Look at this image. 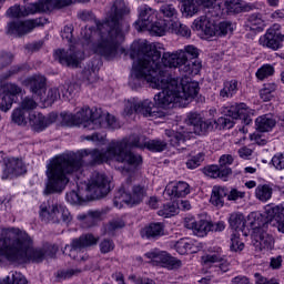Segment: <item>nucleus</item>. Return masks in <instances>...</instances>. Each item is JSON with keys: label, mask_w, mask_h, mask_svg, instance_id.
I'll list each match as a JSON object with an SVG mask.
<instances>
[{"label": "nucleus", "mask_w": 284, "mask_h": 284, "mask_svg": "<svg viewBox=\"0 0 284 284\" xmlns=\"http://www.w3.org/2000/svg\"><path fill=\"white\" fill-rule=\"evenodd\" d=\"M199 54H201V50L199 48L189 44L183 49L176 50L174 52H164L162 55V67L164 70L168 68H178L184 77H192L199 74L201 72V61L199 59Z\"/></svg>", "instance_id": "7"}, {"label": "nucleus", "mask_w": 284, "mask_h": 284, "mask_svg": "<svg viewBox=\"0 0 284 284\" xmlns=\"http://www.w3.org/2000/svg\"><path fill=\"white\" fill-rule=\"evenodd\" d=\"M114 250V241L110 239H104L100 243V252L101 254H110Z\"/></svg>", "instance_id": "57"}, {"label": "nucleus", "mask_w": 284, "mask_h": 284, "mask_svg": "<svg viewBox=\"0 0 284 284\" xmlns=\"http://www.w3.org/2000/svg\"><path fill=\"white\" fill-rule=\"evenodd\" d=\"M164 194L171 196V199H183L190 194V184L187 182H178L175 185H168L164 190Z\"/></svg>", "instance_id": "29"}, {"label": "nucleus", "mask_w": 284, "mask_h": 284, "mask_svg": "<svg viewBox=\"0 0 284 284\" xmlns=\"http://www.w3.org/2000/svg\"><path fill=\"white\" fill-rule=\"evenodd\" d=\"M199 82H192L190 78H185V80H181L179 85V81L172 79L170 71H168V80H165L164 88L162 92L155 94L154 101L159 108L163 109L170 108L172 103L185 108L199 94Z\"/></svg>", "instance_id": "6"}, {"label": "nucleus", "mask_w": 284, "mask_h": 284, "mask_svg": "<svg viewBox=\"0 0 284 284\" xmlns=\"http://www.w3.org/2000/svg\"><path fill=\"white\" fill-rule=\"evenodd\" d=\"M204 265H210L212 263H223V256L219 253L209 254L202 257Z\"/></svg>", "instance_id": "55"}, {"label": "nucleus", "mask_w": 284, "mask_h": 284, "mask_svg": "<svg viewBox=\"0 0 284 284\" xmlns=\"http://www.w3.org/2000/svg\"><path fill=\"white\" fill-rule=\"evenodd\" d=\"M154 108V102L150 100H143L136 102V114H143V116H154L152 109Z\"/></svg>", "instance_id": "41"}, {"label": "nucleus", "mask_w": 284, "mask_h": 284, "mask_svg": "<svg viewBox=\"0 0 284 284\" xmlns=\"http://www.w3.org/2000/svg\"><path fill=\"white\" fill-rule=\"evenodd\" d=\"M224 8H226L229 14H241V12H252V10H256V6L243 3L241 0H225Z\"/></svg>", "instance_id": "28"}, {"label": "nucleus", "mask_w": 284, "mask_h": 284, "mask_svg": "<svg viewBox=\"0 0 284 284\" xmlns=\"http://www.w3.org/2000/svg\"><path fill=\"white\" fill-rule=\"evenodd\" d=\"M217 1L219 0H195V3H197V6H202L203 8H215V10L223 12V10L221 9V3H219Z\"/></svg>", "instance_id": "56"}, {"label": "nucleus", "mask_w": 284, "mask_h": 284, "mask_svg": "<svg viewBox=\"0 0 284 284\" xmlns=\"http://www.w3.org/2000/svg\"><path fill=\"white\" fill-rule=\"evenodd\" d=\"M165 135L169 138V142L173 148H181V150H185V135L183 133L166 129Z\"/></svg>", "instance_id": "35"}, {"label": "nucleus", "mask_w": 284, "mask_h": 284, "mask_svg": "<svg viewBox=\"0 0 284 284\" xmlns=\"http://www.w3.org/2000/svg\"><path fill=\"white\" fill-rule=\"evenodd\" d=\"M42 251L44 252V258L45 256L49 258H54L57 256V253L59 252V246L55 244H47L42 247Z\"/></svg>", "instance_id": "61"}, {"label": "nucleus", "mask_w": 284, "mask_h": 284, "mask_svg": "<svg viewBox=\"0 0 284 284\" xmlns=\"http://www.w3.org/2000/svg\"><path fill=\"white\" fill-rule=\"evenodd\" d=\"M126 14H130V9L123 0H115L102 21L97 20L90 10L80 12L79 18L82 21L95 22V28L85 27L81 30L83 48H91L106 61L115 59L121 43L125 41V34L130 32V24L124 20Z\"/></svg>", "instance_id": "1"}, {"label": "nucleus", "mask_w": 284, "mask_h": 284, "mask_svg": "<svg viewBox=\"0 0 284 284\" xmlns=\"http://www.w3.org/2000/svg\"><path fill=\"white\" fill-rule=\"evenodd\" d=\"M26 72H30V64L28 63L16 64V65H12L8 72L3 73L0 77V79L1 81H6L10 79V77H16V74H26Z\"/></svg>", "instance_id": "37"}, {"label": "nucleus", "mask_w": 284, "mask_h": 284, "mask_svg": "<svg viewBox=\"0 0 284 284\" xmlns=\"http://www.w3.org/2000/svg\"><path fill=\"white\" fill-rule=\"evenodd\" d=\"M178 254H187L189 252H194L192 250V243L187 242V240H180L174 245Z\"/></svg>", "instance_id": "52"}, {"label": "nucleus", "mask_w": 284, "mask_h": 284, "mask_svg": "<svg viewBox=\"0 0 284 284\" xmlns=\"http://www.w3.org/2000/svg\"><path fill=\"white\" fill-rule=\"evenodd\" d=\"M274 74V67L272 64H264L256 72L257 79L263 81V79H267V77H272Z\"/></svg>", "instance_id": "53"}, {"label": "nucleus", "mask_w": 284, "mask_h": 284, "mask_svg": "<svg viewBox=\"0 0 284 284\" xmlns=\"http://www.w3.org/2000/svg\"><path fill=\"white\" fill-rule=\"evenodd\" d=\"M252 236L255 241V247H258L260 252L263 250H272L274 247V236L267 232L270 222L263 216L253 222Z\"/></svg>", "instance_id": "11"}, {"label": "nucleus", "mask_w": 284, "mask_h": 284, "mask_svg": "<svg viewBox=\"0 0 284 284\" xmlns=\"http://www.w3.org/2000/svg\"><path fill=\"white\" fill-rule=\"evenodd\" d=\"M54 60L65 68H79L85 58L81 43L71 44L69 50L58 49L53 53Z\"/></svg>", "instance_id": "12"}, {"label": "nucleus", "mask_w": 284, "mask_h": 284, "mask_svg": "<svg viewBox=\"0 0 284 284\" xmlns=\"http://www.w3.org/2000/svg\"><path fill=\"white\" fill-rule=\"evenodd\" d=\"M171 29L175 34H180V37H191L192 30L189 29L187 26L181 23V22H173L171 23Z\"/></svg>", "instance_id": "49"}, {"label": "nucleus", "mask_w": 284, "mask_h": 284, "mask_svg": "<svg viewBox=\"0 0 284 284\" xmlns=\"http://www.w3.org/2000/svg\"><path fill=\"white\" fill-rule=\"evenodd\" d=\"M27 85L30 88L32 94L40 98V101L45 97V77L32 75L26 80Z\"/></svg>", "instance_id": "25"}, {"label": "nucleus", "mask_w": 284, "mask_h": 284, "mask_svg": "<svg viewBox=\"0 0 284 284\" xmlns=\"http://www.w3.org/2000/svg\"><path fill=\"white\" fill-rule=\"evenodd\" d=\"M205 176L211 179H222V181H227V176L232 174V169H224L221 165H209L202 169Z\"/></svg>", "instance_id": "31"}, {"label": "nucleus", "mask_w": 284, "mask_h": 284, "mask_svg": "<svg viewBox=\"0 0 284 284\" xmlns=\"http://www.w3.org/2000/svg\"><path fill=\"white\" fill-rule=\"evenodd\" d=\"M284 34L281 33V26L273 24L267 29L266 33L262 36L258 40L260 45L263 48H268L270 50H280L283 48Z\"/></svg>", "instance_id": "15"}, {"label": "nucleus", "mask_w": 284, "mask_h": 284, "mask_svg": "<svg viewBox=\"0 0 284 284\" xmlns=\"http://www.w3.org/2000/svg\"><path fill=\"white\" fill-rule=\"evenodd\" d=\"M57 119H59V115L54 112L49 113L47 116L43 113L33 112L29 115V125L33 132H43L52 123H57Z\"/></svg>", "instance_id": "18"}, {"label": "nucleus", "mask_w": 284, "mask_h": 284, "mask_svg": "<svg viewBox=\"0 0 284 284\" xmlns=\"http://www.w3.org/2000/svg\"><path fill=\"white\" fill-rule=\"evenodd\" d=\"M236 92H239V82L236 80H231L224 82V87L220 91V97H222V99H230V97H234Z\"/></svg>", "instance_id": "40"}, {"label": "nucleus", "mask_w": 284, "mask_h": 284, "mask_svg": "<svg viewBox=\"0 0 284 284\" xmlns=\"http://www.w3.org/2000/svg\"><path fill=\"white\" fill-rule=\"evenodd\" d=\"M12 53L0 51V70H3V68H8V65L12 63Z\"/></svg>", "instance_id": "60"}, {"label": "nucleus", "mask_w": 284, "mask_h": 284, "mask_svg": "<svg viewBox=\"0 0 284 284\" xmlns=\"http://www.w3.org/2000/svg\"><path fill=\"white\" fill-rule=\"evenodd\" d=\"M67 201L71 203V205H77L79 203H82L83 197L79 194L77 191H71L67 193Z\"/></svg>", "instance_id": "63"}, {"label": "nucleus", "mask_w": 284, "mask_h": 284, "mask_svg": "<svg viewBox=\"0 0 284 284\" xmlns=\"http://www.w3.org/2000/svg\"><path fill=\"white\" fill-rule=\"evenodd\" d=\"M113 143L122 144V149H120L118 152V163L129 165L126 172L136 170V168L143 163V158L132 151H128V148H139L140 150H143V148L146 145L145 136L132 134L128 139H123L122 141H113Z\"/></svg>", "instance_id": "9"}, {"label": "nucleus", "mask_w": 284, "mask_h": 284, "mask_svg": "<svg viewBox=\"0 0 284 284\" xmlns=\"http://www.w3.org/2000/svg\"><path fill=\"white\" fill-rule=\"evenodd\" d=\"M193 26L196 30H201V32H204L206 37H216L217 26L214 24V22L210 21V19H207V17L205 16L200 17V19L195 20L193 22Z\"/></svg>", "instance_id": "30"}, {"label": "nucleus", "mask_w": 284, "mask_h": 284, "mask_svg": "<svg viewBox=\"0 0 284 284\" xmlns=\"http://www.w3.org/2000/svg\"><path fill=\"white\" fill-rule=\"evenodd\" d=\"M278 89V85L274 82L265 83L263 88L260 90V97L263 101H272L274 99V92Z\"/></svg>", "instance_id": "42"}, {"label": "nucleus", "mask_w": 284, "mask_h": 284, "mask_svg": "<svg viewBox=\"0 0 284 284\" xmlns=\"http://www.w3.org/2000/svg\"><path fill=\"white\" fill-rule=\"evenodd\" d=\"M60 119V123L63 128H74L78 125L75 114H72L70 112H61Z\"/></svg>", "instance_id": "48"}, {"label": "nucleus", "mask_w": 284, "mask_h": 284, "mask_svg": "<svg viewBox=\"0 0 284 284\" xmlns=\"http://www.w3.org/2000/svg\"><path fill=\"white\" fill-rule=\"evenodd\" d=\"M265 220L268 225H277L278 232L284 234V209L281 206H266L265 209Z\"/></svg>", "instance_id": "22"}, {"label": "nucleus", "mask_w": 284, "mask_h": 284, "mask_svg": "<svg viewBox=\"0 0 284 284\" xmlns=\"http://www.w3.org/2000/svg\"><path fill=\"white\" fill-rule=\"evenodd\" d=\"M145 258L152 261L153 265H160L166 270H179L183 262L181 260L172 256L166 251H161L159 248H153L144 254Z\"/></svg>", "instance_id": "14"}, {"label": "nucleus", "mask_w": 284, "mask_h": 284, "mask_svg": "<svg viewBox=\"0 0 284 284\" xmlns=\"http://www.w3.org/2000/svg\"><path fill=\"white\" fill-rule=\"evenodd\" d=\"M130 58L135 59L129 78L132 90L143 88L150 83L155 90H163L168 83V70L161 64V51L148 42H133L130 48Z\"/></svg>", "instance_id": "3"}, {"label": "nucleus", "mask_w": 284, "mask_h": 284, "mask_svg": "<svg viewBox=\"0 0 284 284\" xmlns=\"http://www.w3.org/2000/svg\"><path fill=\"white\" fill-rule=\"evenodd\" d=\"M32 237L19 229H8L0 239V263L8 258L11 263H42L45 258L43 248H34Z\"/></svg>", "instance_id": "4"}, {"label": "nucleus", "mask_w": 284, "mask_h": 284, "mask_svg": "<svg viewBox=\"0 0 284 284\" xmlns=\"http://www.w3.org/2000/svg\"><path fill=\"white\" fill-rule=\"evenodd\" d=\"M119 194H121L120 199L123 201V203H126V205H130V207H134V205H140V203H143V199L148 196V190H145V186L138 184L132 187L131 193L120 190Z\"/></svg>", "instance_id": "20"}, {"label": "nucleus", "mask_w": 284, "mask_h": 284, "mask_svg": "<svg viewBox=\"0 0 284 284\" xmlns=\"http://www.w3.org/2000/svg\"><path fill=\"white\" fill-rule=\"evenodd\" d=\"M160 12L161 14H163V17H166L168 19H172V17L176 14V9L172 4L164 3L161 6Z\"/></svg>", "instance_id": "58"}, {"label": "nucleus", "mask_w": 284, "mask_h": 284, "mask_svg": "<svg viewBox=\"0 0 284 284\" xmlns=\"http://www.w3.org/2000/svg\"><path fill=\"white\" fill-rule=\"evenodd\" d=\"M91 201H97L110 194V178L105 173L93 172L87 185Z\"/></svg>", "instance_id": "13"}, {"label": "nucleus", "mask_w": 284, "mask_h": 284, "mask_svg": "<svg viewBox=\"0 0 284 284\" xmlns=\"http://www.w3.org/2000/svg\"><path fill=\"white\" fill-rule=\"evenodd\" d=\"M40 220L43 223H70L72 221V214L70 211L59 204L42 203L39 212Z\"/></svg>", "instance_id": "10"}, {"label": "nucleus", "mask_w": 284, "mask_h": 284, "mask_svg": "<svg viewBox=\"0 0 284 284\" xmlns=\"http://www.w3.org/2000/svg\"><path fill=\"white\" fill-rule=\"evenodd\" d=\"M144 30H149V32L155 34V37H163L165 32H168V22H165V20H155L149 28Z\"/></svg>", "instance_id": "43"}, {"label": "nucleus", "mask_w": 284, "mask_h": 284, "mask_svg": "<svg viewBox=\"0 0 284 284\" xmlns=\"http://www.w3.org/2000/svg\"><path fill=\"white\" fill-rule=\"evenodd\" d=\"M37 12H41L39 7V2L31 3L28 6H13L7 10L8 17H12L13 19H21V17H29V14H37Z\"/></svg>", "instance_id": "24"}, {"label": "nucleus", "mask_w": 284, "mask_h": 284, "mask_svg": "<svg viewBox=\"0 0 284 284\" xmlns=\"http://www.w3.org/2000/svg\"><path fill=\"white\" fill-rule=\"evenodd\" d=\"M230 227L235 231L243 232L245 230V215L243 213H232L229 217Z\"/></svg>", "instance_id": "38"}, {"label": "nucleus", "mask_w": 284, "mask_h": 284, "mask_svg": "<svg viewBox=\"0 0 284 284\" xmlns=\"http://www.w3.org/2000/svg\"><path fill=\"white\" fill-rule=\"evenodd\" d=\"M274 190L270 184H260L255 189V196L258 201H262V203H267L270 199H272Z\"/></svg>", "instance_id": "36"}, {"label": "nucleus", "mask_w": 284, "mask_h": 284, "mask_svg": "<svg viewBox=\"0 0 284 284\" xmlns=\"http://www.w3.org/2000/svg\"><path fill=\"white\" fill-rule=\"evenodd\" d=\"M17 94H21V89L14 83H6L0 88V111L9 112L12 103L17 99Z\"/></svg>", "instance_id": "16"}, {"label": "nucleus", "mask_w": 284, "mask_h": 284, "mask_svg": "<svg viewBox=\"0 0 284 284\" xmlns=\"http://www.w3.org/2000/svg\"><path fill=\"white\" fill-rule=\"evenodd\" d=\"M75 123L82 125L83 130H101V128L116 130L119 128V122L114 115L103 113L101 109H90L88 106L75 113Z\"/></svg>", "instance_id": "8"}, {"label": "nucleus", "mask_w": 284, "mask_h": 284, "mask_svg": "<svg viewBox=\"0 0 284 284\" xmlns=\"http://www.w3.org/2000/svg\"><path fill=\"white\" fill-rule=\"evenodd\" d=\"M80 221H84L88 223V227H92V225L97 224V221L101 219L100 211H89L87 214H81L78 216Z\"/></svg>", "instance_id": "45"}, {"label": "nucleus", "mask_w": 284, "mask_h": 284, "mask_svg": "<svg viewBox=\"0 0 284 284\" xmlns=\"http://www.w3.org/2000/svg\"><path fill=\"white\" fill-rule=\"evenodd\" d=\"M230 191L225 186H213L210 202L215 207H223L225 205V199H227Z\"/></svg>", "instance_id": "33"}, {"label": "nucleus", "mask_w": 284, "mask_h": 284, "mask_svg": "<svg viewBox=\"0 0 284 284\" xmlns=\"http://www.w3.org/2000/svg\"><path fill=\"white\" fill-rule=\"evenodd\" d=\"M203 161H205V153H197L186 161V168L189 170H196V168L201 166Z\"/></svg>", "instance_id": "51"}, {"label": "nucleus", "mask_w": 284, "mask_h": 284, "mask_svg": "<svg viewBox=\"0 0 284 284\" xmlns=\"http://www.w3.org/2000/svg\"><path fill=\"white\" fill-rule=\"evenodd\" d=\"M230 247L232 252H242L243 247H245V244L239 240L236 234H232Z\"/></svg>", "instance_id": "59"}, {"label": "nucleus", "mask_w": 284, "mask_h": 284, "mask_svg": "<svg viewBox=\"0 0 284 284\" xmlns=\"http://www.w3.org/2000/svg\"><path fill=\"white\" fill-rule=\"evenodd\" d=\"M123 150V144L110 142L105 151H101L99 149L84 150L82 151V156L72 154H62L55 156L48 165H47V184L44 189V194H61L65 190V185L70 183V179L68 174H72V172H79L81 166L83 165V156H91V161L89 165H101V163H105V161H115L119 162V152Z\"/></svg>", "instance_id": "2"}, {"label": "nucleus", "mask_w": 284, "mask_h": 284, "mask_svg": "<svg viewBox=\"0 0 284 284\" xmlns=\"http://www.w3.org/2000/svg\"><path fill=\"white\" fill-rule=\"evenodd\" d=\"M79 274H81L80 268L60 270L57 272V278L65 281L67 278H72V276H79Z\"/></svg>", "instance_id": "54"}, {"label": "nucleus", "mask_w": 284, "mask_h": 284, "mask_svg": "<svg viewBox=\"0 0 284 284\" xmlns=\"http://www.w3.org/2000/svg\"><path fill=\"white\" fill-rule=\"evenodd\" d=\"M158 214L159 216H164V219H171V216L179 214V205L174 203H168L160 211H158Z\"/></svg>", "instance_id": "46"}, {"label": "nucleus", "mask_w": 284, "mask_h": 284, "mask_svg": "<svg viewBox=\"0 0 284 284\" xmlns=\"http://www.w3.org/2000/svg\"><path fill=\"white\" fill-rule=\"evenodd\" d=\"M224 116L217 120H205L201 114L196 112H191L187 114L186 123L193 128L194 134L203 136L207 132H213V130H232L234 128V121L240 119L244 125H250L252 123V109L245 103L233 104L226 106L223 110Z\"/></svg>", "instance_id": "5"}, {"label": "nucleus", "mask_w": 284, "mask_h": 284, "mask_svg": "<svg viewBox=\"0 0 284 284\" xmlns=\"http://www.w3.org/2000/svg\"><path fill=\"white\" fill-rule=\"evenodd\" d=\"M12 121L18 125H23L26 123V113L21 109H16L12 113Z\"/></svg>", "instance_id": "62"}, {"label": "nucleus", "mask_w": 284, "mask_h": 284, "mask_svg": "<svg viewBox=\"0 0 284 284\" xmlns=\"http://www.w3.org/2000/svg\"><path fill=\"white\" fill-rule=\"evenodd\" d=\"M272 163L276 170H284V153H277L272 158Z\"/></svg>", "instance_id": "64"}, {"label": "nucleus", "mask_w": 284, "mask_h": 284, "mask_svg": "<svg viewBox=\"0 0 284 284\" xmlns=\"http://www.w3.org/2000/svg\"><path fill=\"white\" fill-rule=\"evenodd\" d=\"M234 32V24L230 21H222L217 24L216 37H225Z\"/></svg>", "instance_id": "50"}, {"label": "nucleus", "mask_w": 284, "mask_h": 284, "mask_svg": "<svg viewBox=\"0 0 284 284\" xmlns=\"http://www.w3.org/2000/svg\"><path fill=\"white\" fill-rule=\"evenodd\" d=\"M184 227H186V230H192L193 234L200 237L207 236V232L211 230L209 221H196L194 217H186L184 220Z\"/></svg>", "instance_id": "23"}, {"label": "nucleus", "mask_w": 284, "mask_h": 284, "mask_svg": "<svg viewBox=\"0 0 284 284\" xmlns=\"http://www.w3.org/2000/svg\"><path fill=\"white\" fill-rule=\"evenodd\" d=\"M181 11L183 14H186V17H194V14L199 12V3H196V0H184Z\"/></svg>", "instance_id": "44"}, {"label": "nucleus", "mask_w": 284, "mask_h": 284, "mask_svg": "<svg viewBox=\"0 0 284 284\" xmlns=\"http://www.w3.org/2000/svg\"><path fill=\"white\" fill-rule=\"evenodd\" d=\"M258 26H263V18L261 17V13L246 16V20L244 22V28H246V30H261V27Z\"/></svg>", "instance_id": "39"}, {"label": "nucleus", "mask_w": 284, "mask_h": 284, "mask_svg": "<svg viewBox=\"0 0 284 284\" xmlns=\"http://www.w3.org/2000/svg\"><path fill=\"white\" fill-rule=\"evenodd\" d=\"M255 125L258 132H270L276 125V120L272 114H264L255 120Z\"/></svg>", "instance_id": "34"}, {"label": "nucleus", "mask_w": 284, "mask_h": 284, "mask_svg": "<svg viewBox=\"0 0 284 284\" xmlns=\"http://www.w3.org/2000/svg\"><path fill=\"white\" fill-rule=\"evenodd\" d=\"M144 148L150 150V152H163L168 148V142L163 140H150Z\"/></svg>", "instance_id": "47"}, {"label": "nucleus", "mask_w": 284, "mask_h": 284, "mask_svg": "<svg viewBox=\"0 0 284 284\" xmlns=\"http://www.w3.org/2000/svg\"><path fill=\"white\" fill-rule=\"evenodd\" d=\"M21 174H26V165L21 160L14 158L4 160L2 181L12 179V176H21Z\"/></svg>", "instance_id": "21"}, {"label": "nucleus", "mask_w": 284, "mask_h": 284, "mask_svg": "<svg viewBox=\"0 0 284 284\" xmlns=\"http://www.w3.org/2000/svg\"><path fill=\"white\" fill-rule=\"evenodd\" d=\"M165 232V226L161 222L150 223L148 226L141 230L142 239H148V241H156L161 239Z\"/></svg>", "instance_id": "27"}, {"label": "nucleus", "mask_w": 284, "mask_h": 284, "mask_svg": "<svg viewBox=\"0 0 284 284\" xmlns=\"http://www.w3.org/2000/svg\"><path fill=\"white\" fill-rule=\"evenodd\" d=\"M75 3L74 0H41L38 2L40 8V12H50V10H61V8H68V6H72Z\"/></svg>", "instance_id": "32"}, {"label": "nucleus", "mask_w": 284, "mask_h": 284, "mask_svg": "<svg viewBox=\"0 0 284 284\" xmlns=\"http://www.w3.org/2000/svg\"><path fill=\"white\" fill-rule=\"evenodd\" d=\"M45 23H48V19L45 18L11 22L9 23V33L17 34V37H23V34L32 32L33 28H39V26H45Z\"/></svg>", "instance_id": "17"}, {"label": "nucleus", "mask_w": 284, "mask_h": 284, "mask_svg": "<svg viewBox=\"0 0 284 284\" xmlns=\"http://www.w3.org/2000/svg\"><path fill=\"white\" fill-rule=\"evenodd\" d=\"M156 21V11L144 4L139 8V19L134 22V28L138 32L150 28Z\"/></svg>", "instance_id": "19"}, {"label": "nucleus", "mask_w": 284, "mask_h": 284, "mask_svg": "<svg viewBox=\"0 0 284 284\" xmlns=\"http://www.w3.org/2000/svg\"><path fill=\"white\" fill-rule=\"evenodd\" d=\"M99 243V236L87 233L82 234L80 237L73 239L71 242V250L77 252V250H85L88 247H94Z\"/></svg>", "instance_id": "26"}]
</instances>
